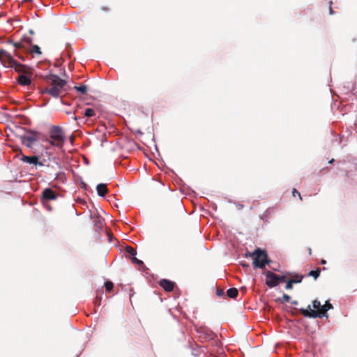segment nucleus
Wrapping results in <instances>:
<instances>
[{
    "label": "nucleus",
    "mask_w": 357,
    "mask_h": 357,
    "mask_svg": "<svg viewBox=\"0 0 357 357\" xmlns=\"http://www.w3.org/2000/svg\"><path fill=\"white\" fill-rule=\"evenodd\" d=\"M14 54L17 56L19 59H22V61H24V58L21 55V54L15 50L14 52Z\"/></svg>",
    "instance_id": "29"
},
{
    "label": "nucleus",
    "mask_w": 357,
    "mask_h": 357,
    "mask_svg": "<svg viewBox=\"0 0 357 357\" xmlns=\"http://www.w3.org/2000/svg\"><path fill=\"white\" fill-rule=\"evenodd\" d=\"M126 252L130 255L132 257L135 256L137 255V251L135 248L130 247V246H126Z\"/></svg>",
    "instance_id": "19"
},
{
    "label": "nucleus",
    "mask_w": 357,
    "mask_h": 357,
    "mask_svg": "<svg viewBox=\"0 0 357 357\" xmlns=\"http://www.w3.org/2000/svg\"><path fill=\"white\" fill-rule=\"evenodd\" d=\"M250 256L253 259V266L255 268H264L266 264H270L271 261L268 259V255L265 250L260 248L256 249Z\"/></svg>",
    "instance_id": "4"
},
{
    "label": "nucleus",
    "mask_w": 357,
    "mask_h": 357,
    "mask_svg": "<svg viewBox=\"0 0 357 357\" xmlns=\"http://www.w3.org/2000/svg\"><path fill=\"white\" fill-rule=\"evenodd\" d=\"M331 5H332V1H330L329 2V13H330V15H333L334 13V11L332 8Z\"/></svg>",
    "instance_id": "31"
},
{
    "label": "nucleus",
    "mask_w": 357,
    "mask_h": 357,
    "mask_svg": "<svg viewBox=\"0 0 357 357\" xmlns=\"http://www.w3.org/2000/svg\"><path fill=\"white\" fill-rule=\"evenodd\" d=\"M27 42H28V43H29V44H30V45H31V39H28V40H27Z\"/></svg>",
    "instance_id": "37"
},
{
    "label": "nucleus",
    "mask_w": 357,
    "mask_h": 357,
    "mask_svg": "<svg viewBox=\"0 0 357 357\" xmlns=\"http://www.w3.org/2000/svg\"><path fill=\"white\" fill-rule=\"evenodd\" d=\"M321 263L322 264H325L326 263V260L322 259V260H321Z\"/></svg>",
    "instance_id": "36"
},
{
    "label": "nucleus",
    "mask_w": 357,
    "mask_h": 357,
    "mask_svg": "<svg viewBox=\"0 0 357 357\" xmlns=\"http://www.w3.org/2000/svg\"><path fill=\"white\" fill-rule=\"evenodd\" d=\"M93 223L95 226H96L98 229H100L104 225V220L100 217L97 216L94 218Z\"/></svg>",
    "instance_id": "14"
},
{
    "label": "nucleus",
    "mask_w": 357,
    "mask_h": 357,
    "mask_svg": "<svg viewBox=\"0 0 357 357\" xmlns=\"http://www.w3.org/2000/svg\"><path fill=\"white\" fill-rule=\"evenodd\" d=\"M291 303H292L293 305H298V301H292V302H291Z\"/></svg>",
    "instance_id": "34"
},
{
    "label": "nucleus",
    "mask_w": 357,
    "mask_h": 357,
    "mask_svg": "<svg viewBox=\"0 0 357 357\" xmlns=\"http://www.w3.org/2000/svg\"><path fill=\"white\" fill-rule=\"evenodd\" d=\"M29 52H30V53H31V54H42V52L40 51V48L36 45H32L31 49H30L29 50Z\"/></svg>",
    "instance_id": "17"
},
{
    "label": "nucleus",
    "mask_w": 357,
    "mask_h": 357,
    "mask_svg": "<svg viewBox=\"0 0 357 357\" xmlns=\"http://www.w3.org/2000/svg\"><path fill=\"white\" fill-rule=\"evenodd\" d=\"M308 252H309V255L312 254V250L310 248H308Z\"/></svg>",
    "instance_id": "35"
},
{
    "label": "nucleus",
    "mask_w": 357,
    "mask_h": 357,
    "mask_svg": "<svg viewBox=\"0 0 357 357\" xmlns=\"http://www.w3.org/2000/svg\"><path fill=\"white\" fill-rule=\"evenodd\" d=\"M159 284L166 291H173V289L176 285L174 282H172L167 279H162L160 281Z\"/></svg>",
    "instance_id": "11"
},
{
    "label": "nucleus",
    "mask_w": 357,
    "mask_h": 357,
    "mask_svg": "<svg viewBox=\"0 0 357 357\" xmlns=\"http://www.w3.org/2000/svg\"><path fill=\"white\" fill-rule=\"evenodd\" d=\"M21 160L24 162L32 164L34 165H39V166L44 165L43 162L39 161V158L37 155L26 156V155H22V157L21 158Z\"/></svg>",
    "instance_id": "10"
},
{
    "label": "nucleus",
    "mask_w": 357,
    "mask_h": 357,
    "mask_svg": "<svg viewBox=\"0 0 357 357\" xmlns=\"http://www.w3.org/2000/svg\"><path fill=\"white\" fill-rule=\"evenodd\" d=\"M312 307L316 310L315 311H319L321 310L322 305L321 304L320 301L314 300L312 301Z\"/></svg>",
    "instance_id": "21"
},
{
    "label": "nucleus",
    "mask_w": 357,
    "mask_h": 357,
    "mask_svg": "<svg viewBox=\"0 0 357 357\" xmlns=\"http://www.w3.org/2000/svg\"><path fill=\"white\" fill-rule=\"evenodd\" d=\"M102 10H104V11H108L109 10V9L108 8H106V7H102Z\"/></svg>",
    "instance_id": "33"
},
{
    "label": "nucleus",
    "mask_w": 357,
    "mask_h": 357,
    "mask_svg": "<svg viewBox=\"0 0 357 357\" xmlns=\"http://www.w3.org/2000/svg\"><path fill=\"white\" fill-rule=\"evenodd\" d=\"M15 70L19 73V75L16 79L19 84L24 86L31 85V77L33 75V72L31 68L22 64L17 66V68Z\"/></svg>",
    "instance_id": "3"
},
{
    "label": "nucleus",
    "mask_w": 357,
    "mask_h": 357,
    "mask_svg": "<svg viewBox=\"0 0 357 357\" xmlns=\"http://www.w3.org/2000/svg\"><path fill=\"white\" fill-rule=\"evenodd\" d=\"M13 151L16 153H19V154L22 155H23L21 149L18 146L14 147Z\"/></svg>",
    "instance_id": "30"
},
{
    "label": "nucleus",
    "mask_w": 357,
    "mask_h": 357,
    "mask_svg": "<svg viewBox=\"0 0 357 357\" xmlns=\"http://www.w3.org/2000/svg\"><path fill=\"white\" fill-rule=\"evenodd\" d=\"M320 272H321V270L319 268H318L316 270L310 271L308 273V276H312L314 279H317L319 276Z\"/></svg>",
    "instance_id": "18"
},
{
    "label": "nucleus",
    "mask_w": 357,
    "mask_h": 357,
    "mask_svg": "<svg viewBox=\"0 0 357 357\" xmlns=\"http://www.w3.org/2000/svg\"><path fill=\"white\" fill-rule=\"evenodd\" d=\"M74 89L79 92L81 94L84 95L87 91V87L85 85H81V86H75Z\"/></svg>",
    "instance_id": "16"
},
{
    "label": "nucleus",
    "mask_w": 357,
    "mask_h": 357,
    "mask_svg": "<svg viewBox=\"0 0 357 357\" xmlns=\"http://www.w3.org/2000/svg\"><path fill=\"white\" fill-rule=\"evenodd\" d=\"M97 193L100 197H105L108 192L107 185L105 183H100L96 186Z\"/></svg>",
    "instance_id": "12"
},
{
    "label": "nucleus",
    "mask_w": 357,
    "mask_h": 357,
    "mask_svg": "<svg viewBox=\"0 0 357 357\" xmlns=\"http://www.w3.org/2000/svg\"><path fill=\"white\" fill-rule=\"evenodd\" d=\"M50 139L47 142L50 145L61 149L63 146L66 137L63 129L57 126H52L50 129Z\"/></svg>",
    "instance_id": "2"
},
{
    "label": "nucleus",
    "mask_w": 357,
    "mask_h": 357,
    "mask_svg": "<svg viewBox=\"0 0 357 357\" xmlns=\"http://www.w3.org/2000/svg\"><path fill=\"white\" fill-rule=\"evenodd\" d=\"M225 294L224 290L220 289H216V295L219 297L222 296Z\"/></svg>",
    "instance_id": "28"
},
{
    "label": "nucleus",
    "mask_w": 357,
    "mask_h": 357,
    "mask_svg": "<svg viewBox=\"0 0 357 357\" xmlns=\"http://www.w3.org/2000/svg\"><path fill=\"white\" fill-rule=\"evenodd\" d=\"M238 294V291L236 288H230L227 291V295L231 298H235Z\"/></svg>",
    "instance_id": "13"
},
{
    "label": "nucleus",
    "mask_w": 357,
    "mask_h": 357,
    "mask_svg": "<svg viewBox=\"0 0 357 357\" xmlns=\"http://www.w3.org/2000/svg\"><path fill=\"white\" fill-rule=\"evenodd\" d=\"M298 281H299L298 279V280H289L287 281V282L286 286H285V289H292L293 284L298 283Z\"/></svg>",
    "instance_id": "22"
},
{
    "label": "nucleus",
    "mask_w": 357,
    "mask_h": 357,
    "mask_svg": "<svg viewBox=\"0 0 357 357\" xmlns=\"http://www.w3.org/2000/svg\"><path fill=\"white\" fill-rule=\"evenodd\" d=\"M285 280H286V276H284V275L280 276L279 275V283L280 282H284Z\"/></svg>",
    "instance_id": "32"
},
{
    "label": "nucleus",
    "mask_w": 357,
    "mask_h": 357,
    "mask_svg": "<svg viewBox=\"0 0 357 357\" xmlns=\"http://www.w3.org/2000/svg\"><path fill=\"white\" fill-rule=\"evenodd\" d=\"M333 308V305L328 301L322 305L321 310L314 311L311 309L310 305L307 306V309L301 308L299 310L301 314L305 317H319L321 318L326 314L328 310Z\"/></svg>",
    "instance_id": "5"
},
{
    "label": "nucleus",
    "mask_w": 357,
    "mask_h": 357,
    "mask_svg": "<svg viewBox=\"0 0 357 357\" xmlns=\"http://www.w3.org/2000/svg\"><path fill=\"white\" fill-rule=\"evenodd\" d=\"M45 80L50 85L46 88L45 92L52 97L57 98L63 91L66 82L58 75L50 74L45 77Z\"/></svg>",
    "instance_id": "1"
},
{
    "label": "nucleus",
    "mask_w": 357,
    "mask_h": 357,
    "mask_svg": "<svg viewBox=\"0 0 357 357\" xmlns=\"http://www.w3.org/2000/svg\"><path fill=\"white\" fill-rule=\"evenodd\" d=\"M73 119H74L75 120H77V117L76 116H74Z\"/></svg>",
    "instance_id": "39"
},
{
    "label": "nucleus",
    "mask_w": 357,
    "mask_h": 357,
    "mask_svg": "<svg viewBox=\"0 0 357 357\" xmlns=\"http://www.w3.org/2000/svg\"><path fill=\"white\" fill-rule=\"evenodd\" d=\"M29 33H30L31 34H33V31L32 30H30V31H29Z\"/></svg>",
    "instance_id": "38"
},
{
    "label": "nucleus",
    "mask_w": 357,
    "mask_h": 357,
    "mask_svg": "<svg viewBox=\"0 0 357 357\" xmlns=\"http://www.w3.org/2000/svg\"><path fill=\"white\" fill-rule=\"evenodd\" d=\"M38 132L33 130H29L26 135H20V139L23 145L28 148H31L33 144L38 139Z\"/></svg>",
    "instance_id": "7"
},
{
    "label": "nucleus",
    "mask_w": 357,
    "mask_h": 357,
    "mask_svg": "<svg viewBox=\"0 0 357 357\" xmlns=\"http://www.w3.org/2000/svg\"><path fill=\"white\" fill-rule=\"evenodd\" d=\"M0 60L4 66L13 68L14 70L16 69L17 66L22 65L16 61L7 51L3 49H0Z\"/></svg>",
    "instance_id": "6"
},
{
    "label": "nucleus",
    "mask_w": 357,
    "mask_h": 357,
    "mask_svg": "<svg viewBox=\"0 0 357 357\" xmlns=\"http://www.w3.org/2000/svg\"><path fill=\"white\" fill-rule=\"evenodd\" d=\"M105 287L107 291H110L114 287V284L111 281H107L105 283Z\"/></svg>",
    "instance_id": "23"
},
{
    "label": "nucleus",
    "mask_w": 357,
    "mask_h": 357,
    "mask_svg": "<svg viewBox=\"0 0 357 357\" xmlns=\"http://www.w3.org/2000/svg\"><path fill=\"white\" fill-rule=\"evenodd\" d=\"M292 195L294 197H296V195H298L299 197V199L301 200H302V197H301L300 192L296 188L293 189V190H292Z\"/></svg>",
    "instance_id": "27"
},
{
    "label": "nucleus",
    "mask_w": 357,
    "mask_h": 357,
    "mask_svg": "<svg viewBox=\"0 0 357 357\" xmlns=\"http://www.w3.org/2000/svg\"><path fill=\"white\" fill-rule=\"evenodd\" d=\"M86 117H93L96 115V111L92 108H86L82 113Z\"/></svg>",
    "instance_id": "15"
},
{
    "label": "nucleus",
    "mask_w": 357,
    "mask_h": 357,
    "mask_svg": "<svg viewBox=\"0 0 357 357\" xmlns=\"http://www.w3.org/2000/svg\"><path fill=\"white\" fill-rule=\"evenodd\" d=\"M333 161H334V160L332 159L331 160H330L329 163H332Z\"/></svg>",
    "instance_id": "40"
},
{
    "label": "nucleus",
    "mask_w": 357,
    "mask_h": 357,
    "mask_svg": "<svg viewBox=\"0 0 357 357\" xmlns=\"http://www.w3.org/2000/svg\"><path fill=\"white\" fill-rule=\"evenodd\" d=\"M266 284L270 288L276 287L279 284V275L268 271L266 273Z\"/></svg>",
    "instance_id": "8"
},
{
    "label": "nucleus",
    "mask_w": 357,
    "mask_h": 357,
    "mask_svg": "<svg viewBox=\"0 0 357 357\" xmlns=\"http://www.w3.org/2000/svg\"><path fill=\"white\" fill-rule=\"evenodd\" d=\"M303 278V276L301 275H294L293 276V278L291 279H290V280H298V279L299 281L298 282V283H300V282H301Z\"/></svg>",
    "instance_id": "24"
},
{
    "label": "nucleus",
    "mask_w": 357,
    "mask_h": 357,
    "mask_svg": "<svg viewBox=\"0 0 357 357\" xmlns=\"http://www.w3.org/2000/svg\"><path fill=\"white\" fill-rule=\"evenodd\" d=\"M290 298L291 297L289 295L284 294L282 298V302L287 303L289 301Z\"/></svg>",
    "instance_id": "26"
},
{
    "label": "nucleus",
    "mask_w": 357,
    "mask_h": 357,
    "mask_svg": "<svg viewBox=\"0 0 357 357\" xmlns=\"http://www.w3.org/2000/svg\"><path fill=\"white\" fill-rule=\"evenodd\" d=\"M131 261L133 264H137L139 267H142V268L144 267V262L142 260L136 258L135 256H134L133 257L131 258Z\"/></svg>",
    "instance_id": "20"
},
{
    "label": "nucleus",
    "mask_w": 357,
    "mask_h": 357,
    "mask_svg": "<svg viewBox=\"0 0 357 357\" xmlns=\"http://www.w3.org/2000/svg\"><path fill=\"white\" fill-rule=\"evenodd\" d=\"M56 199V195L55 192L49 188H45L42 192V203L45 205L47 201L54 200Z\"/></svg>",
    "instance_id": "9"
},
{
    "label": "nucleus",
    "mask_w": 357,
    "mask_h": 357,
    "mask_svg": "<svg viewBox=\"0 0 357 357\" xmlns=\"http://www.w3.org/2000/svg\"><path fill=\"white\" fill-rule=\"evenodd\" d=\"M13 46L17 49H24V45L21 43V42H19V43H13Z\"/></svg>",
    "instance_id": "25"
}]
</instances>
